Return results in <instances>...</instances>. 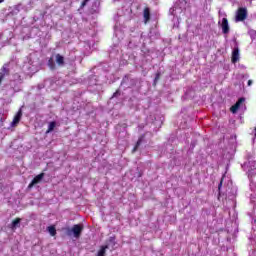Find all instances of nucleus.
I'll list each match as a JSON object with an SVG mask.
<instances>
[{
    "mask_svg": "<svg viewBox=\"0 0 256 256\" xmlns=\"http://www.w3.org/2000/svg\"><path fill=\"white\" fill-rule=\"evenodd\" d=\"M71 233H73L76 239H79V237H81V233H83V225L75 224L72 229H68V235H71Z\"/></svg>",
    "mask_w": 256,
    "mask_h": 256,
    "instance_id": "nucleus-1",
    "label": "nucleus"
},
{
    "mask_svg": "<svg viewBox=\"0 0 256 256\" xmlns=\"http://www.w3.org/2000/svg\"><path fill=\"white\" fill-rule=\"evenodd\" d=\"M245 19H247V8H238L235 16V21L239 23L241 21H245Z\"/></svg>",
    "mask_w": 256,
    "mask_h": 256,
    "instance_id": "nucleus-2",
    "label": "nucleus"
},
{
    "mask_svg": "<svg viewBox=\"0 0 256 256\" xmlns=\"http://www.w3.org/2000/svg\"><path fill=\"white\" fill-rule=\"evenodd\" d=\"M220 26H221L223 35H229L231 28L229 27V20H227V18L222 19V23Z\"/></svg>",
    "mask_w": 256,
    "mask_h": 256,
    "instance_id": "nucleus-3",
    "label": "nucleus"
},
{
    "mask_svg": "<svg viewBox=\"0 0 256 256\" xmlns=\"http://www.w3.org/2000/svg\"><path fill=\"white\" fill-rule=\"evenodd\" d=\"M242 103H245L244 97L239 98L238 101L233 106H231V108H230L231 113H237V111H239Z\"/></svg>",
    "mask_w": 256,
    "mask_h": 256,
    "instance_id": "nucleus-4",
    "label": "nucleus"
},
{
    "mask_svg": "<svg viewBox=\"0 0 256 256\" xmlns=\"http://www.w3.org/2000/svg\"><path fill=\"white\" fill-rule=\"evenodd\" d=\"M22 117H23V109L20 108L13 118L12 127H16V125H19V122L21 121Z\"/></svg>",
    "mask_w": 256,
    "mask_h": 256,
    "instance_id": "nucleus-5",
    "label": "nucleus"
},
{
    "mask_svg": "<svg viewBox=\"0 0 256 256\" xmlns=\"http://www.w3.org/2000/svg\"><path fill=\"white\" fill-rule=\"evenodd\" d=\"M144 23H149L151 21V9L145 7L143 11Z\"/></svg>",
    "mask_w": 256,
    "mask_h": 256,
    "instance_id": "nucleus-6",
    "label": "nucleus"
},
{
    "mask_svg": "<svg viewBox=\"0 0 256 256\" xmlns=\"http://www.w3.org/2000/svg\"><path fill=\"white\" fill-rule=\"evenodd\" d=\"M56 63L59 67H63V65H65V57L61 54H56Z\"/></svg>",
    "mask_w": 256,
    "mask_h": 256,
    "instance_id": "nucleus-7",
    "label": "nucleus"
},
{
    "mask_svg": "<svg viewBox=\"0 0 256 256\" xmlns=\"http://www.w3.org/2000/svg\"><path fill=\"white\" fill-rule=\"evenodd\" d=\"M45 177V173H40L35 176L32 180V185H37V183H41V180Z\"/></svg>",
    "mask_w": 256,
    "mask_h": 256,
    "instance_id": "nucleus-8",
    "label": "nucleus"
},
{
    "mask_svg": "<svg viewBox=\"0 0 256 256\" xmlns=\"http://www.w3.org/2000/svg\"><path fill=\"white\" fill-rule=\"evenodd\" d=\"M239 61V48H235L232 52V63Z\"/></svg>",
    "mask_w": 256,
    "mask_h": 256,
    "instance_id": "nucleus-9",
    "label": "nucleus"
},
{
    "mask_svg": "<svg viewBox=\"0 0 256 256\" xmlns=\"http://www.w3.org/2000/svg\"><path fill=\"white\" fill-rule=\"evenodd\" d=\"M107 249H109L108 245L101 246L96 256H105Z\"/></svg>",
    "mask_w": 256,
    "mask_h": 256,
    "instance_id": "nucleus-10",
    "label": "nucleus"
},
{
    "mask_svg": "<svg viewBox=\"0 0 256 256\" xmlns=\"http://www.w3.org/2000/svg\"><path fill=\"white\" fill-rule=\"evenodd\" d=\"M21 223V218H16L11 223V229H17Z\"/></svg>",
    "mask_w": 256,
    "mask_h": 256,
    "instance_id": "nucleus-11",
    "label": "nucleus"
},
{
    "mask_svg": "<svg viewBox=\"0 0 256 256\" xmlns=\"http://www.w3.org/2000/svg\"><path fill=\"white\" fill-rule=\"evenodd\" d=\"M47 231L49 232L51 237H55V235H57V229L55 228V226H48Z\"/></svg>",
    "mask_w": 256,
    "mask_h": 256,
    "instance_id": "nucleus-12",
    "label": "nucleus"
},
{
    "mask_svg": "<svg viewBox=\"0 0 256 256\" xmlns=\"http://www.w3.org/2000/svg\"><path fill=\"white\" fill-rule=\"evenodd\" d=\"M48 67L51 69V71H55L57 69V66L55 65V62L53 61V58H50L48 60Z\"/></svg>",
    "mask_w": 256,
    "mask_h": 256,
    "instance_id": "nucleus-13",
    "label": "nucleus"
},
{
    "mask_svg": "<svg viewBox=\"0 0 256 256\" xmlns=\"http://www.w3.org/2000/svg\"><path fill=\"white\" fill-rule=\"evenodd\" d=\"M56 126H57V122L55 121L50 122L46 133H51V131H54Z\"/></svg>",
    "mask_w": 256,
    "mask_h": 256,
    "instance_id": "nucleus-14",
    "label": "nucleus"
},
{
    "mask_svg": "<svg viewBox=\"0 0 256 256\" xmlns=\"http://www.w3.org/2000/svg\"><path fill=\"white\" fill-rule=\"evenodd\" d=\"M141 143H143V138H139L132 150V153H135V151H137V149H139V147H141Z\"/></svg>",
    "mask_w": 256,
    "mask_h": 256,
    "instance_id": "nucleus-15",
    "label": "nucleus"
},
{
    "mask_svg": "<svg viewBox=\"0 0 256 256\" xmlns=\"http://www.w3.org/2000/svg\"><path fill=\"white\" fill-rule=\"evenodd\" d=\"M159 79H161V72L156 73V76L154 78V83H157Z\"/></svg>",
    "mask_w": 256,
    "mask_h": 256,
    "instance_id": "nucleus-16",
    "label": "nucleus"
},
{
    "mask_svg": "<svg viewBox=\"0 0 256 256\" xmlns=\"http://www.w3.org/2000/svg\"><path fill=\"white\" fill-rule=\"evenodd\" d=\"M87 3H89V0H83L80 5L81 9L85 8L87 6Z\"/></svg>",
    "mask_w": 256,
    "mask_h": 256,
    "instance_id": "nucleus-17",
    "label": "nucleus"
},
{
    "mask_svg": "<svg viewBox=\"0 0 256 256\" xmlns=\"http://www.w3.org/2000/svg\"><path fill=\"white\" fill-rule=\"evenodd\" d=\"M224 177H222L221 178V180H220V183H219V185H218V191H221V187H223V181H224Z\"/></svg>",
    "mask_w": 256,
    "mask_h": 256,
    "instance_id": "nucleus-18",
    "label": "nucleus"
},
{
    "mask_svg": "<svg viewBox=\"0 0 256 256\" xmlns=\"http://www.w3.org/2000/svg\"><path fill=\"white\" fill-rule=\"evenodd\" d=\"M253 85V80H248V87H251Z\"/></svg>",
    "mask_w": 256,
    "mask_h": 256,
    "instance_id": "nucleus-19",
    "label": "nucleus"
},
{
    "mask_svg": "<svg viewBox=\"0 0 256 256\" xmlns=\"http://www.w3.org/2000/svg\"><path fill=\"white\" fill-rule=\"evenodd\" d=\"M33 185H35V184H33V181H31V183L28 185V188L31 189V187H33Z\"/></svg>",
    "mask_w": 256,
    "mask_h": 256,
    "instance_id": "nucleus-20",
    "label": "nucleus"
},
{
    "mask_svg": "<svg viewBox=\"0 0 256 256\" xmlns=\"http://www.w3.org/2000/svg\"><path fill=\"white\" fill-rule=\"evenodd\" d=\"M118 94H119V90H117V91L113 94V97H117Z\"/></svg>",
    "mask_w": 256,
    "mask_h": 256,
    "instance_id": "nucleus-21",
    "label": "nucleus"
},
{
    "mask_svg": "<svg viewBox=\"0 0 256 256\" xmlns=\"http://www.w3.org/2000/svg\"><path fill=\"white\" fill-rule=\"evenodd\" d=\"M123 127H124V128H127V124H123Z\"/></svg>",
    "mask_w": 256,
    "mask_h": 256,
    "instance_id": "nucleus-22",
    "label": "nucleus"
},
{
    "mask_svg": "<svg viewBox=\"0 0 256 256\" xmlns=\"http://www.w3.org/2000/svg\"><path fill=\"white\" fill-rule=\"evenodd\" d=\"M3 1H5V0H0V3H3Z\"/></svg>",
    "mask_w": 256,
    "mask_h": 256,
    "instance_id": "nucleus-23",
    "label": "nucleus"
},
{
    "mask_svg": "<svg viewBox=\"0 0 256 256\" xmlns=\"http://www.w3.org/2000/svg\"><path fill=\"white\" fill-rule=\"evenodd\" d=\"M255 137H256V133H255Z\"/></svg>",
    "mask_w": 256,
    "mask_h": 256,
    "instance_id": "nucleus-24",
    "label": "nucleus"
}]
</instances>
